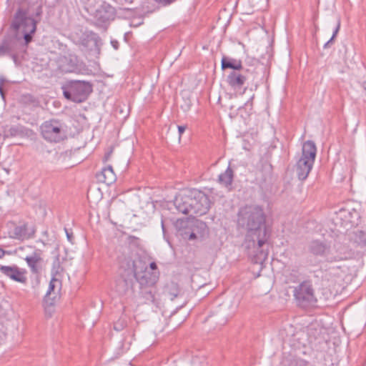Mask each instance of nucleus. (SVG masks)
I'll list each match as a JSON object with an SVG mask.
<instances>
[{
	"mask_svg": "<svg viewBox=\"0 0 366 366\" xmlns=\"http://www.w3.org/2000/svg\"><path fill=\"white\" fill-rule=\"evenodd\" d=\"M237 226L246 230L244 244L248 249L260 252L267 242L269 234L266 227V215L263 209L257 205H246L237 213Z\"/></svg>",
	"mask_w": 366,
	"mask_h": 366,
	"instance_id": "nucleus-1",
	"label": "nucleus"
},
{
	"mask_svg": "<svg viewBox=\"0 0 366 366\" xmlns=\"http://www.w3.org/2000/svg\"><path fill=\"white\" fill-rule=\"evenodd\" d=\"M27 9L19 8L16 11L11 28L16 32L21 31L24 40V45L29 44L33 39V35L36 30V25L41 20L43 14L42 5L39 4L35 11L34 17L29 16Z\"/></svg>",
	"mask_w": 366,
	"mask_h": 366,
	"instance_id": "nucleus-2",
	"label": "nucleus"
},
{
	"mask_svg": "<svg viewBox=\"0 0 366 366\" xmlns=\"http://www.w3.org/2000/svg\"><path fill=\"white\" fill-rule=\"evenodd\" d=\"M317 154V148L314 142L306 141L302 146V157L297 161L295 169L298 179L305 180L315 162Z\"/></svg>",
	"mask_w": 366,
	"mask_h": 366,
	"instance_id": "nucleus-3",
	"label": "nucleus"
},
{
	"mask_svg": "<svg viewBox=\"0 0 366 366\" xmlns=\"http://www.w3.org/2000/svg\"><path fill=\"white\" fill-rule=\"evenodd\" d=\"M64 97L73 102H84L92 92V85L89 81L71 80L61 86Z\"/></svg>",
	"mask_w": 366,
	"mask_h": 366,
	"instance_id": "nucleus-4",
	"label": "nucleus"
},
{
	"mask_svg": "<svg viewBox=\"0 0 366 366\" xmlns=\"http://www.w3.org/2000/svg\"><path fill=\"white\" fill-rule=\"evenodd\" d=\"M40 129L42 137L48 142L57 143L66 138L63 124L59 120L52 119L46 121Z\"/></svg>",
	"mask_w": 366,
	"mask_h": 366,
	"instance_id": "nucleus-5",
	"label": "nucleus"
},
{
	"mask_svg": "<svg viewBox=\"0 0 366 366\" xmlns=\"http://www.w3.org/2000/svg\"><path fill=\"white\" fill-rule=\"evenodd\" d=\"M294 297L298 306L307 308L317 302L314 289L310 281L306 280L295 287Z\"/></svg>",
	"mask_w": 366,
	"mask_h": 366,
	"instance_id": "nucleus-6",
	"label": "nucleus"
},
{
	"mask_svg": "<svg viewBox=\"0 0 366 366\" xmlns=\"http://www.w3.org/2000/svg\"><path fill=\"white\" fill-rule=\"evenodd\" d=\"M90 15L93 16L95 26L107 29L111 21L117 16L116 9L106 1H103Z\"/></svg>",
	"mask_w": 366,
	"mask_h": 366,
	"instance_id": "nucleus-7",
	"label": "nucleus"
},
{
	"mask_svg": "<svg viewBox=\"0 0 366 366\" xmlns=\"http://www.w3.org/2000/svg\"><path fill=\"white\" fill-rule=\"evenodd\" d=\"M57 64L58 69L62 73L83 74L88 70L86 64L73 54L60 56Z\"/></svg>",
	"mask_w": 366,
	"mask_h": 366,
	"instance_id": "nucleus-8",
	"label": "nucleus"
},
{
	"mask_svg": "<svg viewBox=\"0 0 366 366\" xmlns=\"http://www.w3.org/2000/svg\"><path fill=\"white\" fill-rule=\"evenodd\" d=\"M191 202V216H202L205 214L210 207V199L204 192L193 189L190 191Z\"/></svg>",
	"mask_w": 366,
	"mask_h": 366,
	"instance_id": "nucleus-9",
	"label": "nucleus"
},
{
	"mask_svg": "<svg viewBox=\"0 0 366 366\" xmlns=\"http://www.w3.org/2000/svg\"><path fill=\"white\" fill-rule=\"evenodd\" d=\"M308 250L315 256L325 257L329 262H337L342 259L340 255L332 252L331 247L327 243L320 240L311 241L308 245Z\"/></svg>",
	"mask_w": 366,
	"mask_h": 366,
	"instance_id": "nucleus-10",
	"label": "nucleus"
},
{
	"mask_svg": "<svg viewBox=\"0 0 366 366\" xmlns=\"http://www.w3.org/2000/svg\"><path fill=\"white\" fill-rule=\"evenodd\" d=\"M337 219L341 226L348 230L360 223V214L354 208H342L337 213Z\"/></svg>",
	"mask_w": 366,
	"mask_h": 366,
	"instance_id": "nucleus-11",
	"label": "nucleus"
},
{
	"mask_svg": "<svg viewBox=\"0 0 366 366\" xmlns=\"http://www.w3.org/2000/svg\"><path fill=\"white\" fill-rule=\"evenodd\" d=\"M74 39L76 44L83 46L88 50L95 49L97 53H99V41L100 38L97 34L92 31H86L82 32L81 31L80 36L78 34L74 36Z\"/></svg>",
	"mask_w": 366,
	"mask_h": 366,
	"instance_id": "nucleus-12",
	"label": "nucleus"
},
{
	"mask_svg": "<svg viewBox=\"0 0 366 366\" xmlns=\"http://www.w3.org/2000/svg\"><path fill=\"white\" fill-rule=\"evenodd\" d=\"M0 272L16 282L24 285L27 282L26 269L19 268L16 264L11 266L0 265Z\"/></svg>",
	"mask_w": 366,
	"mask_h": 366,
	"instance_id": "nucleus-13",
	"label": "nucleus"
},
{
	"mask_svg": "<svg viewBox=\"0 0 366 366\" xmlns=\"http://www.w3.org/2000/svg\"><path fill=\"white\" fill-rule=\"evenodd\" d=\"M22 47L20 39L14 35H6L0 43V57L9 56Z\"/></svg>",
	"mask_w": 366,
	"mask_h": 366,
	"instance_id": "nucleus-14",
	"label": "nucleus"
},
{
	"mask_svg": "<svg viewBox=\"0 0 366 366\" xmlns=\"http://www.w3.org/2000/svg\"><path fill=\"white\" fill-rule=\"evenodd\" d=\"M134 277L139 286H156L159 277V272H151L147 267L141 272H136Z\"/></svg>",
	"mask_w": 366,
	"mask_h": 366,
	"instance_id": "nucleus-15",
	"label": "nucleus"
},
{
	"mask_svg": "<svg viewBox=\"0 0 366 366\" xmlns=\"http://www.w3.org/2000/svg\"><path fill=\"white\" fill-rule=\"evenodd\" d=\"M174 227L178 234L183 239L192 240L197 238V235L192 229L190 222L187 219H178L174 224Z\"/></svg>",
	"mask_w": 366,
	"mask_h": 366,
	"instance_id": "nucleus-16",
	"label": "nucleus"
},
{
	"mask_svg": "<svg viewBox=\"0 0 366 366\" xmlns=\"http://www.w3.org/2000/svg\"><path fill=\"white\" fill-rule=\"evenodd\" d=\"M35 232L34 227H29L28 224L24 223L14 228L10 232V237L19 240L29 239L34 237Z\"/></svg>",
	"mask_w": 366,
	"mask_h": 366,
	"instance_id": "nucleus-17",
	"label": "nucleus"
},
{
	"mask_svg": "<svg viewBox=\"0 0 366 366\" xmlns=\"http://www.w3.org/2000/svg\"><path fill=\"white\" fill-rule=\"evenodd\" d=\"M42 253L41 249H36L31 255L24 258L32 274H39L41 272L43 262Z\"/></svg>",
	"mask_w": 366,
	"mask_h": 366,
	"instance_id": "nucleus-18",
	"label": "nucleus"
},
{
	"mask_svg": "<svg viewBox=\"0 0 366 366\" xmlns=\"http://www.w3.org/2000/svg\"><path fill=\"white\" fill-rule=\"evenodd\" d=\"M174 203L179 212L191 216L190 210L192 202H191L190 191L187 194L177 196Z\"/></svg>",
	"mask_w": 366,
	"mask_h": 366,
	"instance_id": "nucleus-19",
	"label": "nucleus"
},
{
	"mask_svg": "<svg viewBox=\"0 0 366 366\" xmlns=\"http://www.w3.org/2000/svg\"><path fill=\"white\" fill-rule=\"evenodd\" d=\"M242 71V73L231 71L227 77V82L234 90H240L247 79L246 71Z\"/></svg>",
	"mask_w": 366,
	"mask_h": 366,
	"instance_id": "nucleus-20",
	"label": "nucleus"
},
{
	"mask_svg": "<svg viewBox=\"0 0 366 366\" xmlns=\"http://www.w3.org/2000/svg\"><path fill=\"white\" fill-rule=\"evenodd\" d=\"M96 178L98 182L110 185L116 180V175L111 165L104 167L102 171L97 173Z\"/></svg>",
	"mask_w": 366,
	"mask_h": 366,
	"instance_id": "nucleus-21",
	"label": "nucleus"
},
{
	"mask_svg": "<svg viewBox=\"0 0 366 366\" xmlns=\"http://www.w3.org/2000/svg\"><path fill=\"white\" fill-rule=\"evenodd\" d=\"M221 66L222 70L231 69H233L232 71H249L248 69H244L242 62L240 59L230 58L226 56H224L222 59Z\"/></svg>",
	"mask_w": 366,
	"mask_h": 366,
	"instance_id": "nucleus-22",
	"label": "nucleus"
},
{
	"mask_svg": "<svg viewBox=\"0 0 366 366\" xmlns=\"http://www.w3.org/2000/svg\"><path fill=\"white\" fill-rule=\"evenodd\" d=\"M139 295L142 298L144 303H154L155 300V295L157 292L156 286H139Z\"/></svg>",
	"mask_w": 366,
	"mask_h": 366,
	"instance_id": "nucleus-23",
	"label": "nucleus"
},
{
	"mask_svg": "<svg viewBox=\"0 0 366 366\" xmlns=\"http://www.w3.org/2000/svg\"><path fill=\"white\" fill-rule=\"evenodd\" d=\"M234 178V172L229 166L224 172L221 173L218 177V182L226 187L232 185Z\"/></svg>",
	"mask_w": 366,
	"mask_h": 366,
	"instance_id": "nucleus-24",
	"label": "nucleus"
},
{
	"mask_svg": "<svg viewBox=\"0 0 366 366\" xmlns=\"http://www.w3.org/2000/svg\"><path fill=\"white\" fill-rule=\"evenodd\" d=\"M31 129H27L21 124L13 125L7 131V133L11 137H24L27 136L31 132Z\"/></svg>",
	"mask_w": 366,
	"mask_h": 366,
	"instance_id": "nucleus-25",
	"label": "nucleus"
},
{
	"mask_svg": "<svg viewBox=\"0 0 366 366\" xmlns=\"http://www.w3.org/2000/svg\"><path fill=\"white\" fill-rule=\"evenodd\" d=\"M164 293L169 297L171 300H173L180 295V288L179 285L174 282L168 283L165 286Z\"/></svg>",
	"mask_w": 366,
	"mask_h": 366,
	"instance_id": "nucleus-26",
	"label": "nucleus"
},
{
	"mask_svg": "<svg viewBox=\"0 0 366 366\" xmlns=\"http://www.w3.org/2000/svg\"><path fill=\"white\" fill-rule=\"evenodd\" d=\"M353 241L359 246L364 247L366 245V231L357 230L353 233L352 237Z\"/></svg>",
	"mask_w": 366,
	"mask_h": 366,
	"instance_id": "nucleus-27",
	"label": "nucleus"
},
{
	"mask_svg": "<svg viewBox=\"0 0 366 366\" xmlns=\"http://www.w3.org/2000/svg\"><path fill=\"white\" fill-rule=\"evenodd\" d=\"M132 285L131 282L125 279H121L117 281V291L119 295H124L127 292L129 287Z\"/></svg>",
	"mask_w": 366,
	"mask_h": 366,
	"instance_id": "nucleus-28",
	"label": "nucleus"
},
{
	"mask_svg": "<svg viewBox=\"0 0 366 366\" xmlns=\"http://www.w3.org/2000/svg\"><path fill=\"white\" fill-rule=\"evenodd\" d=\"M56 284H61L60 281L56 278V277L52 276V278L49 282V289L46 292V297L49 296L51 292L54 290V288L56 286Z\"/></svg>",
	"mask_w": 366,
	"mask_h": 366,
	"instance_id": "nucleus-29",
	"label": "nucleus"
},
{
	"mask_svg": "<svg viewBox=\"0 0 366 366\" xmlns=\"http://www.w3.org/2000/svg\"><path fill=\"white\" fill-rule=\"evenodd\" d=\"M60 262L59 258L54 262L52 269H51V274L55 277L59 273V269H60Z\"/></svg>",
	"mask_w": 366,
	"mask_h": 366,
	"instance_id": "nucleus-30",
	"label": "nucleus"
},
{
	"mask_svg": "<svg viewBox=\"0 0 366 366\" xmlns=\"http://www.w3.org/2000/svg\"><path fill=\"white\" fill-rule=\"evenodd\" d=\"M126 326V322L124 320H119L114 324V329L117 331H120Z\"/></svg>",
	"mask_w": 366,
	"mask_h": 366,
	"instance_id": "nucleus-31",
	"label": "nucleus"
},
{
	"mask_svg": "<svg viewBox=\"0 0 366 366\" xmlns=\"http://www.w3.org/2000/svg\"><path fill=\"white\" fill-rule=\"evenodd\" d=\"M340 26H341V19L340 17L337 18V24H336V26L334 29V31H333V34H332V36L331 38H333V40L335 39V38L337 36L340 29Z\"/></svg>",
	"mask_w": 366,
	"mask_h": 366,
	"instance_id": "nucleus-32",
	"label": "nucleus"
},
{
	"mask_svg": "<svg viewBox=\"0 0 366 366\" xmlns=\"http://www.w3.org/2000/svg\"><path fill=\"white\" fill-rule=\"evenodd\" d=\"M22 100L26 103H36L35 98L31 94H26L22 97Z\"/></svg>",
	"mask_w": 366,
	"mask_h": 366,
	"instance_id": "nucleus-33",
	"label": "nucleus"
},
{
	"mask_svg": "<svg viewBox=\"0 0 366 366\" xmlns=\"http://www.w3.org/2000/svg\"><path fill=\"white\" fill-rule=\"evenodd\" d=\"M19 50H16V51H14L11 54H9L8 56H9L10 58L12 59V60L14 61V62L15 64H16L17 62V60H18V57H19Z\"/></svg>",
	"mask_w": 366,
	"mask_h": 366,
	"instance_id": "nucleus-34",
	"label": "nucleus"
},
{
	"mask_svg": "<svg viewBox=\"0 0 366 366\" xmlns=\"http://www.w3.org/2000/svg\"><path fill=\"white\" fill-rule=\"evenodd\" d=\"M159 4H162L163 6H167L175 1L176 0H154Z\"/></svg>",
	"mask_w": 366,
	"mask_h": 366,
	"instance_id": "nucleus-35",
	"label": "nucleus"
},
{
	"mask_svg": "<svg viewBox=\"0 0 366 366\" xmlns=\"http://www.w3.org/2000/svg\"><path fill=\"white\" fill-rule=\"evenodd\" d=\"M177 128H178V132H179V139H180L182 134L185 132V130L187 129V126L186 125H179L177 127Z\"/></svg>",
	"mask_w": 366,
	"mask_h": 366,
	"instance_id": "nucleus-36",
	"label": "nucleus"
},
{
	"mask_svg": "<svg viewBox=\"0 0 366 366\" xmlns=\"http://www.w3.org/2000/svg\"><path fill=\"white\" fill-rule=\"evenodd\" d=\"M149 268H150V269H149V270L151 272H159L157 265L156 262H152L149 264Z\"/></svg>",
	"mask_w": 366,
	"mask_h": 366,
	"instance_id": "nucleus-37",
	"label": "nucleus"
},
{
	"mask_svg": "<svg viewBox=\"0 0 366 366\" xmlns=\"http://www.w3.org/2000/svg\"><path fill=\"white\" fill-rule=\"evenodd\" d=\"M290 275L297 278L299 276V270L297 268H293L291 269Z\"/></svg>",
	"mask_w": 366,
	"mask_h": 366,
	"instance_id": "nucleus-38",
	"label": "nucleus"
},
{
	"mask_svg": "<svg viewBox=\"0 0 366 366\" xmlns=\"http://www.w3.org/2000/svg\"><path fill=\"white\" fill-rule=\"evenodd\" d=\"M111 44H112V46L114 47V49L117 50V49H119V42L117 40L111 41Z\"/></svg>",
	"mask_w": 366,
	"mask_h": 366,
	"instance_id": "nucleus-39",
	"label": "nucleus"
},
{
	"mask_svg": "<svg viewBox=\"0 0 366 366\" xmlns=\"http://www.w3.org/2000/svg\"><path fill=\"white\" fill-rule=\"evenodd\" d=\"M334 41L333 38H330L329 41H327L323 46L324 49L328 48L330 46V44Z\"/></svg>",
	"mask_w": 366,
	"mask_h": 366,
	"instance_id": "nucleus-40",
	"label": "nucleus"
},
{
	"mask_svg": "<svg viewBox=\"0 0 366 366\" xmlns=\"http://www.w3.org/2000/svg\"><path fill=\"white\" fill-rule=\"evenodd\" d=\"M197 224H198V225H197L198 227H199L202 228V227H207L206 224L204 222H197Z\"/></svg>",
	"mask_w": 366,
	"mask_h": 366,
	"instance_id": "nucleus-41",
	"label": "nucleus"
},
{
	"mask_svg": "<svg viewBox=\"0 0 366 366\" xmlns=\"http://www.w3.org/2000/svg\"><path fill=\"white\" fill-rule=\"evenodd\" d=\"M361 86L364 89V91L366 92V81H364L362 82Z\"/></svg>",
	"mask_w": 366,
	"mask_h": 366,
	"instance_id": "nucleus-42",
	"label": "nucleus"
},
{
	"mask_svg": "<svg viewBox=\"0 0 366 366\" xmlns=\"http://www.w3.org/2000/svg\"><path fill=\"white\" fill-rule=\"evenodd\" d=\"M6 252L0 247V258L3 257L5 254Z\"/></svg>",
	"mask_w": 366,
	"mask_h": 366,
	"instance_id": "nucleus-43",
	"label": "nucleus"
},
{
	"mask_svg": "<svg viewBox=\"0 0 366 366\" xmlns=\"http://www.w3.org/2000/svg\"><path fill=\"white\" fill-rule=\"evenodd\" d=\"M0 94H1V97H4V92H3V88H2L1 84H0Z\"/></svg>",
	"mask_w": 366,
	"mask_h": 366,
	"instance_id": "nucleus-44",
	"label": "nucleus"
},
{
	"mask_svg": "<svg viewBox=\"0 0 366 366\" xmlns=\"http://www.w3.org/2000/svg\"><path fill=\"white\" fill-rule=\"evenodd\" d=\"M66 236H67L68 239L70 241V240H71V238L72 234H70L66 231Z\"/></svg>",
	"mask_w": 366,
	"mask_h": 366,
	"instance_id": "nucleus-45",
	"label": "nucleus"
},
{
	"mask_svg": "<svg viewBox=\"0 0 366 366\" xmlns=\"http://www.w3.org/2000/svg\"><path fill=\"white\" fill-rule=\"evenodd\" d=\"M162 230L164 231V225L163 221H162Z\"/></svg>",
	"mask_w": 366,
	"mask_h": 366,
	"instance_id": "nucleus-46",
	"label": "nucleus"
}]
</instances>
